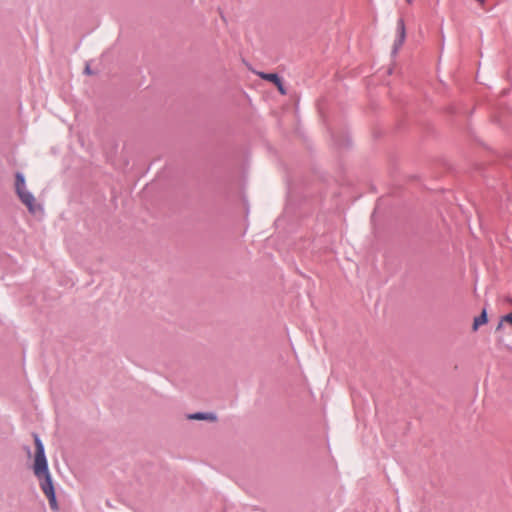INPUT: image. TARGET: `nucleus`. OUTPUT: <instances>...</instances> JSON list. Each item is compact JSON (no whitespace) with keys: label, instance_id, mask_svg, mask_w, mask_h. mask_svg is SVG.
Here are the masks:
<instances>
[{"label":"nucleus","instance_id":"obj_1","mask_svg":"<svg viewBox=\"0 0 512 512\" xmlns=\"http://www.w3.org/2000/svg\"><path fill=\"white\" fill-rule=\"evenodd\" d=\"M496 333L498 336V343L505 346L509 351L512 352V341L507 342L506 337L512 334V312L502 316L496 327Z\"/></svg>","mask_w":512,"mask_h":512},{"label":"nucleus","instance_id":"obj_2","mask_svg":"<svg viewBox=\"0 0 512 512\" xmlns=\"http://www.w3.org/2000/svg\"><path fill=\"white\" fill-rule=\"evenodd\" d=\"M35 447L34 473L38 478H42V474L49 473V470L44 453V446L38 436H35Z\"/></svg>","mask_w":512,"mask_h":512},{"label":"nucleus","instance_id":"obj_3","mask_svg":"<svg viewBox=\"0 0 512 512\" xmlns=\"http://www.w3.org/2000/svg\"><path fill=\"white\" fill-rule=\"evenodd\" d=\"M24 204L30 213L35 214L41 210V205L37 202L34 195L28 190L24 191L23 193L17 195Z\"/></svg>","mask_w":512,"mask_h":512},{"label":"nucleus","instance_id":"obj_4","mask_svg":"<svg viewBox=\"0 0 512 512\" xmlns=\"http://www.w3.org/2000/svg\"><path fill=\"white\" fill-rule=\"evenodd\" d=\"M40 486L43 493L47 496L54 494V487L51 479L50 473L42 474V478H39Z\"/></svg>","mask_w":512,"mask_h":512},{"label":"nucleus","instance_id":"obj_5","mask_svg":"<svg viewBox=\"0 0 512 512\" xmlns=\"http://www.w3.org/2000/svg\"><path fill=\"white\" fill-rule=\"evenodd\" d=\"M24 191H28L26 186L25 177L22 173L17 172L15 174V192L17 195L23 193Z\"/></svg>","mask_w":512,"mask_h":512},{"label":"nucleus","instance_id":"obj_6","mask_svg":"<svg viewBox=\"0 0 512 512\" xmlns=\"http://www.w3.org/2000/svg\"><path fill=\"white\" fill-rule=\"evenodd\" d=\"M487 322H488L487 311L484 308L482 310L481 314L474 318L473 325H472V330L474 332L477 331L480 326L486 324Z\"/></svg>","mask_w":512,"mask_h":512},{"label":"nucleus","instance_id":"obj_7","mask_svg":"<svg viewBox=\"0 0 512 512\" xmlns=\"http://www.w3.org/2000/svg\"><path fill=\"white\" fill-rule=\"evenodd\" d=\"M188 419L216 421L217 417H216V415H214L212 413H195V414H190L188 416Z\"/></svg>","mask_w":512,"mask_h":512},{"label":"nucleus","instance_id":"obj_8","mask_svg":"<svg viewBox=\"0 0 512 512\" xmlns=\"http://www.w3.org/2000/svg\"><path fill=\"white\" fill-rule=\"evenodd\" d=\"M256 74L264 80L272 82L274 85L280 80L279 76L275 73H264V72H256Z\"/></svg>","mask_w":512,"mask_h":512},{"label":"nucleus","instance_id":"obj_9","mask_svg":"<svg viewBox=\"0 0 512 512\" xmlns=\"http://www.w3.org/2000/svg\"><path fill=\"white\" fill-rule=\"evenodd\" d=\"M48 500H49V504H50V507L52 510L54 511H57L58 510V504H57V501H56V495L55 493L49 496H47Z\"/></svg>","mask_w":512,"mask_h":512},{"label":"nucleus","instance_id":"obj_10","mask_svg":"<svg viewBox=\"0 0 512 512\" xmlns=\"http://www.w3.org/2000/svg\"><path fill=\"white\" fill-rule=\"evenodd\" d=\"M398 29L400 31V38H401V42H402L405 37V27H404V22L402 20H400L398 22Z\"/></svg>","mask_w":512,"mask_h":512},{"label":"nucleus","instance_id":"obj_11","mask_svg":"<svg viewBox=\"0 0 512 512\" xmlns=\"http://www.w3.org/2000/svg\"><path fill=\"white\" fill-rule=\"evenodd\" d=\"M275 86L277 87L278 91L282 94V95H285L286 94V89L284 88L283 86V83L281 81V79L275 84Z\"/></svg>","mask_w":512,"mask_h":512},{"label":"nucleus","instance_id":"obj_12","mask_svg":"<svg viewBox=\"0 0 512 512\" xmlns=\"http://www.w3.org/2000/svg\"><path fill=\"white\" fill-rule=\"evenodd\" d=\"M407 2H408V3H411V2H412V0H407Z\"/></svg>","mask_w":512,"mask_h":512}]
</instances>
